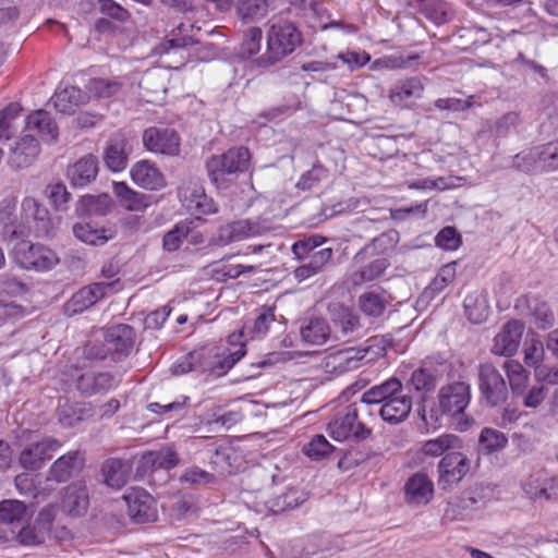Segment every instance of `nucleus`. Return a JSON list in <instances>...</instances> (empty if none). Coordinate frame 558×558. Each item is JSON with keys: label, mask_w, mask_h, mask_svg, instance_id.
Masks as SVG:
<instances>
[{"label": "nucleus", "mask_w": 558, "mask_h": 558, "mask_svg": "<svg viewBox=\"0 0 558 558\" xmlns=\"http://www.w3.org/2000/svg\"><path fill=\"white\" fill-rule=\"evenodd\" d=\"M12 256L21 268L27 270L47 271L59 263L54 251L44 244L32 243L27 240L15 244Z\"/></svg>", "instance_id": "obj_5"}, {"label": "nucleus", "mask_w": 558, "mask_h": 558, "mask_svg": "<svg viewBox=\"0 0 558 558\" xmlns=\"http://www.w3.org/2000/svg\"><path fill=\"white\" fill-rule=\"evenodd\" d=\"M270 228L265 221L243 219L220 226L217 232L209 239L213 246H226L233 242L247 238L260 236L269 232Z\"/></svg>", "instance_id": "obj_7"}, {"label": "nucleus", "mask_w": 558, "mask_h": 558, "mask_svg": "<svg viewBox=\"0 0 558 558\" xmlns=\"http://www.w3.org/2000/svg\"><path fill=\"white\" fill-rule=\"evenodd\" d=\"M89 505L87 487L84 483H73L66 486L60 499V509L72 517L84 514Z\"/></svg>", "instance_id": "obj_22"}, {"label": "nucleus", "mask_w": 558, "mask_h": 558, "mask_svg": "<svg viewBox=\"0 0 558 558\" xmlns=\"http://www.w3.org/2000/svg\"><path fill=\"white\" fill-rule=\"evenodd\" d=\"M480 447L488 453L502 450L508 444L506 435L494 428H484L478 438Z\"/></svg>", "instance_id": "obj_52"}, {"label": "nucleus", "mask_w": 558, "mask_h": 558, "mask_svg": "<svg viewBox=\"0 0 558 558\" xmlns=\"http://www.w3.org/2000/svg\"><path fill=\"white\" fill-rule=\"evenodd\" d=\"M478 390L482 402L489 408L502 405L509 397L508 385L504 376L492 363L478 366Z\"/></svg>", "instance_id": "obj_6"}, {"label": "nucleus", "mask_w": 558, "mask_h": 558, "mask_svg": "<svg viewBox=\"0 0 558 558\" xmlns=\"http://www.w3.org/2000/svg\"><path fill=\"white\" fill-rule=\"evenodd\" d=\"M523 331L524 325L520 320L507 322L494 338L492 353L506 357L514 355L519 349Z\"/></svg>", "instance_id": "obj_16"}, {"label": "nucleus", "mask_w": 558, "mask_h": 558, "mask_svg": "<svg viewBox=\"0 0 558 558\" xmlns=\"http://www.w3.org/2000/svg\"><path fill=\"white\" fill-rule=\"evenodd\" d=\"M81 205L89 215H106L112 206V199L108 194L98 196L86 195L81 199Z\"/></svg>", "instance_id": "obj_56"}, {"label": "nucleus", "mask_w": 558, "mask_h": 558, "mask_svg": "<svg viewBox=\"0 0 558 558\" xmlns=\"http://www.w3.org/2000/svg\"><path fill=\"white\" fill-rule=\"evenodd\" d=\"M28 517L27 507L23 501L10 499L0 502V523H21Z\"/></svg>", "instance_id": "obj_46"}, {"label": "nucleus", "mask_w": 558, "mask_h": 558, "mask_svg": "<svg viewBox=\"0 0 558 558\" xmlns=\"http://www.w3.org/2000/svg\"><path fill=\"white\" fill-rule=\"evenodd\" d=\"M124 82L120 77L90 78L86 85L88 97L94 98H110L121 93Z\"/></svg>", "instance_id": "obj_42"}, {"label": "nucleus", "mask_w": 558, "mask_h": 558, "mask_svg": "<svg viewBox=\"0 0 558 558\" xmlns=\"http://www.w3.org/2000/svg\"><path fill=\"white\" fill-rule=\"evenodd\" d=\"M245 353L243 344L233 351L226 347L204 345L190 352V359L196 362L198 372L220 377L226 375Z\"/></svg>", "instance_id": "obj_2"}, {"label": "nucleus", "mask_w": 558, "mask_h": 558, "mask_svg": "<svg viewBox=\"0 0 558 558\" xmlns=\"http://www.w3.org/2000/svg\"><path fill=\"white\" fill-rule=\"evenodd\" d=\"M162 48L167 53L170 50L182 49L186 51L190 60L206 61L211 57L214 46L211 44H202L191 36H180L167 39L162 44Z\"/></svg>", "instance_id": "obj_23"}, {"label": "nucleus", "mask_w": 558, "mask_h": 558, "mask_svg": "<svg viewBox=\"0 0 558 558\" xmlns=\"http://www.w3.org/2000/svg\"><path fill=\"white\" fill-rule=\"evenodd\" d=\"M92 415L93 409L89 403L65 400L63 403H59L57 409L58 421L63 427H73Z\"/></svg>", "instance_id": "obj_32"}, {"label": "nucleus", "mask_w": 558, "mask_h": 558, "mask_svg": "<svg viewBox=\"0 0 558 558\" xmlns=\"http://www.w3.org/2000/svg\"><path fill=\"white\" fill-rule=\"evenodd\" d=\"M326 241L322 235L314 234L305 239L296 241L292 245V252L300 260L305 259L306 256L317 252L318 247Z\"/></svg>", "instance_id": "obj_58"}, {"label": "nucleus", "mask_w": 558, "mask_h": 558, "mask_svg": "<svg viewBox=\"0 0 558 558\" xmlns=\"http://www.w3.org/2000/svg\"><path fill=\"white\" fill-rule=\"evenodd\" d=\"M88 96L84 94L78 87L66 86L58 90L51 98L54 108L62 113H73L75 109L85 104Z\"/></svg>", "instance_id": "obj_35"}, {"label": "nucleus", "mask_w": 558, "mask_h": 558, "mask_svg": "<svg viewBox=\"0 0 558 558\" xmlns=\"http://www.w3.org/2000/svg\"><path fill=\"white\" fill-rule=\"evenodd\" d=\"M330 437L336 441L360 442L372 435V429L359 421L356 403L335 414L327 425Z\"/></svg>", "instance_id": "obj_4"}, {"label": "nucleus", "mask_w": 558, "mask_h": 558, "mask_svg": "<svg viewBox=\"0 0 558 558\" xmlns=\"http://www.w3.org/2000/svg\"><path fill=\"white\" fill-rule=\"evenodd\" d=\"M471 400V386L466 381H453L438 392L439 408L444 414L454 416L464 412Z\"/></svg>", "instance_id": "obj_11"}, {"label": "nucleus", "mask_w": 558, "mask_h": 558, "mask_svg": "<svg viewBox=\"0 0 558 558\" xmlns=\"http://www.w3.org/2000/svg\"><path fill=\"white\" fill-rule=\"evenodd\" d=\"M359 305L365 315L378 317L384 314L387 301L380 294L367 292L360 296Z\"/></svg>", "instance_id": "obj_53"}, {"label": "nucleus", "mask_w": 558, "mask_h": 558, "mask_svg": "<svg viewBox=\"0 0 558 558\" xmlns=\"http://www.w3.org/2000/svg\"><path fill=\"white\" fill-rule=\"evenodd\" d=\"M308 492L303 488L290 487L283 494L274 498L270 504L272 512H282L288 509H294L308 499Z\"/></svg>", "instance_id": "obj_43"}, {"label": "nucleus", "mask_w": 558, "mask_h": 558, "mask_svg": "<svg viewBox=\"0 0 558 558\" xmlns=\"http://www.w3.org/2000/svg\"><path fill=\"white\" fill-rule=\"evenodd\" d=\"M412 409V399L409 396L397 393L380 405L378 412L381 418L389 424L403 422Z\"/></svg>", "instance_id": "obj_29"}, {"label": "nucleus", "mask_w": 558, "mask_h": 558, "mask_svg": "<svg viewBox=\"0 0 558 558\" xmlns=\"http://www.w3.org/2000/svg\"><path fill=\"white\" fill-rule=\"evenodd\" d=\"M81 463L78 456H59L50 468V477L57 482H65Z\"/></svg>", "instance_id": "obj_50"}, {"label": "nucleus", "mask_w": 558, "mask_h": 558, "mask_svg": "<svg viewBox=\"0 0 558 558\" xmlns=\"http://www.w3.org/2000/svg\"><path fill=\"white\" fill-rule=\"evenodd\" d=\"M269 0H238L236 12L242 20L257 21L268 13Z\"/></svg>", "instance_id": "obj_47"}, {"label": "nucleus", "mask_w": 558, "mask_h": 558, "mask_svg": "<svg viewBox=\"0 0 558 558\" xmlns=\"http://www.w3.org/2000/svg\"><path fill=\"white\" fill-rule=\"evenodd\" d=\"M263 32L259 27H250L241 44V54L247 58L256 54L260 50Z\"/></svg>", "instance_id": "obj_60"}, {"label": "nucleus", "mask_w": 558, "mask_h": 558, "mask_svg": "<svg viewBox=\"0 0 558 558\" xmlns=\"http://www.w3.org/2000/svg\"><path fill=\"white\" fill-rule=\"evenodd\" d=\"M547 474L537 471L529 476L523 484L524 493L533 500H543L546 490Z\"/></svg>", "instance_id": "obj_55"}, {"label": "nucleus", "mask_w": 558, "mask_h": 558, "mask_svg": "<svg viewBox=\"0 0 558 558\" xmlns=\"http://www.w3.org/2000/svg\"><path fill=\"white\" fill-rule=\"evenodd\" d=\"M400 392H402L401 381L396 377H391L366 390L361 397V402L364 404H384Z\"/></svg>", "instance_id": "obj_33"}, {"label": "nucleus", "mask_w": 558, "mask_h": 558, "mask_svg": "<svg viewBox=\"0 0 558 558\" xmlns=\"http://www.w3.org/2000/svg\"><path fill=\"white\" fill-rule=\"evenodd\" d=\"M327 177V170L319 163L313 165L312 169L302 174L296 187L302 191H310Z\"/></svg>", "instance_id": "obj_63"}, {"label": "nucleus", "mask_w": 558, "mask_h": 558, "mask_svg": "<svg viewBox=\"0 0 558 558\" xmlns=\"http://www.w3.org/2000/svg\"><path fill=\"white\" fill-rule=\"evenodd\" d=\"M119 385V379L109 372H85L76 378V389L82 396L105 393Z\"/></svg>", "instance_id": "obj_20"}, {"label": "nucleus", "mask_w": 558, "mask_h": 558, "mask_svg": "<svg viewBox=\"0 0 558 558\" xmlns=\"http://www.w3.org/2000/svg\"><path fill=\"white\" fill-rule=\"evenodd\" d=\"M400 235L395 229H390L373 238L354 256L356 263L364 262L365 258L373 255H384L392 251L399 243Z\"/></svg>", "instance_id": "obj_28"}, {"label": "nucleus", "mask_w": 558, "mask_h": 558, "mask_svg": "<svg viewBox=\"0 0 558 558\" xmlns=\"http://www.w3.org/2000/svg\"><path fill=\"white\" fill-rule=\"evenodd\" d=\"M515 308L522 315L534 319L538 328L546 329L554 325L555 316L546 301L536 295H524L517 300Z\"/></svg>", "instance_id": "obj_18"}, {"label": "nucleus", "mask_w": 558, "mask_h": 558, "mask_svg": "<svg viewBox=\"0 0 558 558\" xmlns=\"http://www.w3.org/2000/svg\"><path fill=\"white\" fill-rule=\"evenodd\" d=\"M434 496V484L424 473L413 474L404 484L405 501L410 505H426Z\"/></svg>", "instance_id": "obj_25"}, {"label": "nucleus", "mask_w": 558, "mask_h": 558, "mask_svg": "<svg viewBox=\"0 0 558 558\" xmlns=\"http://www.w3.org/2000/svg\"><path fill=\"white\" fill-rule=\"evenodd\" d=\"M21 111L22 107L17 102H10L0 110V141L10 137L12 122L20 116Z\"/></svg>", "instance_id": "obj_61"}, {"label": "nucleus", "mask_w": 558, "mask_h": 558, "mask_svg": "<svg viewBox=\"0 0 558 558\" xmlns=\"http://www.w3.org/2000/svg\"><path fill=\"white\" fill-rule=\"evenodd\" d=\"M367 350L345 348L327 354L323 360V366L326 373L341 375L356 369L361 361L366 356Z\"/></svg>", "instance_id": "obj_15"}, {"label": "nucleus", "mask_w": 558, "mask_h": 558, "mask_svg": "<svg viewBox=\"0 0 558 558\" xmlns=\"http://www.w3.org/2000/svg\"><path fill=\"white\" fill-rule=\"evenodd\" d=\"M40 153V145L33 135H24L11 147L8 157V165L13 170L28 168L37 159Z\"/></svg>", "instance_id": "obj_17"}, {"label": "nucleus", "mask_w": 558, "mask_h": 558, "mask_svg": "<svg viewBox=\"0 0 558 558\" xmlns=\"http://www.w3.org/2000/svg\"><path fill=\"white\" fill-rule=\"evenodd\" d=\"M456 277L454 264H447L442 266L433 281L426 289V293L435 295L444 291V289L453 281Z\"/></svg>", "instance_id": "obj_57"}, {"label": "nucleus", "mask_w": 558, "mask_h": 558, "mask_svg": "<svg viewBox=\"0 0 558 558\" xmlns=\"http://www.w3.org/2000/svg\"><path fill=\"white\" fill-rule=\"evenodd\" d=\"M114 283V281H102L83 287L77 292H75L64 304L65 314L68 316H74L88 310L97 302L106 298L108 292L112 290Z\"/></svg>", "instance_id": "obj_12"}, {"label": "nucleus", "mask_w": 558, "mask_h": 558, "mask_svg": "<svg viewBox=\"0 0 558 558\" xmlns=\"http://www.w3.org/2000/svg\"><path fill=\"white\" fill-rule=\"evenodd\" d=\"M102 336L111 351V360L114 362L126 357L135 342V330L126 324H118L107 328Z\"/></svg>", "instance_id": "obj_14"}, {"label": "nucleus", "mask_w": 558, "mask_h": 558, "mask_svg": "<svg viewBox=\"0 0 558 558\" xmlns=\"http://www.w3.org/2000/svg\"><path fill=\"white\" fill-rule=\"evenodd\" d=\"M142 141L144 147L150 153L171 157L180 154L181 138L171 128H147L143 132Z\"/></svg>", "instance_id": "obj_9"}, {"label": "nucleus", "mask_w": 558, "mask_h": 558, "mask_svg": "<svg viewBox=\"0 0 558 558\" xmlns=\"http://www.w3.org/2000/svg\"><path fill=\"white\" fill-rule=\"evenodd\" d=\"M132 461L109 458L101 466L104 483L112 489H121L131 478Z\"/></svg>", "instance_id": "obj_26"}, {"label": "nucleus", "mask_w": 558, "mask_h": 558, "mask_svg": "<svg viewBox=\"0 0 558 558\" xmlns=\"http://www.w3.org/2000/svg\"><path fill=\"white\" fill-rule=\"evenodd\" d=\"M424 83L421 77L414 76L396 82L389 90L390 101L400 108H410L422 97Z\"/></svg>", "instance_id": "obj_21"}, {"label": "nucleus", "mask_w": 558, "mask_h": 558, "mask_svg": "<svg viewBox=\"0 0 558 558\" xmlns=\"http://www.w3.org/2000/svg\"><path fill=\"white\" fill-rule=\"evenodd\" d=\"M333 251L330 247H324L317 252L306 256L307 263L296 267L294 269V277L299 281L308 279L319 272H323L328 264L331 263Z\"/></svg>", "instance_id": "obj_30"}, {"label": "nucleus", "mask_w": 558, "mask_h": 558, "mask_svg": "<svg viewBox=\"0 0 558 558\" xmlns=\"http://www.w3.org/2000/svg\"><path fill=\"white\" fill-rule=\"evenodd\" d=\"M31 230L32 227L25 223L22 217L21 221L0 223V236L3 241L23 239L29 234Z\"/></svg>", "instance_id": "obj_62"}, {"label": "nucleus", "mask_w": 558, "mask_h": 558, "mask_svg": "<svg viewBox=\"0 0 558 558\" xmlns=\"http://www.w3.org/2000/svg\"><path fill=\"white\" fill-rule=\"evenodd\" d=\"M543 172L558 169V141L538 145Z\"/></svg>", "instance_id": "obj_59"}, {"label": "nucleus", "mask_w": 558, "mask_h": 558, "mask_svg": "<svg viewBox=\"0 0 558 558\" xmlns=\"http://www.w3.org/2000/svg\"><path fill=\"white\" fill-rule=\"evenodd\" d=\"M251 153L244 146L229 148L221 155H213L206 161L210 181L217 186L225 185L226 177L243 173L248 169Z\"/></svg>", "instance_id": "obj_3"}, {"label": "nucleus", "mask_w": 558, "mask_h": 558, "mask_svg": "<svg viewBox=\"0 0 558 558\" xmlns=\"http://www.w3.org/2000/svg\"><path fill=\"white\" fill-rule=\"evenodd\" d=\"M21 216L32 227L36 236L51 238L56 234L58 222L51 217L48 208L36 198L27 196L21 204Z\"/></svg>", "instance_id": "obj_8"}, {"label": "nucleus", "mask_w": 558, "mask_h": 558, "mask_svg": "<svg viewBox=\"0 0 558 558\" xmlns=\"http://www.w3.org/2000/svg\"><path fill=\"white\" fill-rule=\"evenodd\" d=\"M422 13L436 25H442L450 21L449 5L440 0H427L422 7Z\"/></svg>", "instance_id": "obj_51"}, {"label": "nucleus", "mask_w": 558, "mask_h": 558, "mask_svg": "<svg viewBox=\"0 0 558 558\" xmlns=\"http://www.w3.org/2000/svg\"><path fill=\"white\" fill-rule=\"evenodd\" d=\"M502 368L506 372L513 397L519 398L529 388L530 372L515 360L506 361Z\"/></svg>", "instance_id": "obj_39"}, {"label": "nucleus", "mask_w": 558, "mask_h": 558, "mask_svg": "<svg viewBox=\"0 0 558 558\" xmlns=\"http://www.w3.org/2000/svg\"><path fill=\"white\" fill-rule=\"evenodd\" d=\"M439 373L430 363H424L411 376V383L416 390H432L437 384Z\"/></svg>", "instance_id": "obj_49"}, {"label": "nucleus", "mask_w": 558, "mask_h": 558, "mask_svg": "<svg viewBox=\"0 0 558 558\" xmlns=\"http://www.w3.org/2000/svg\"><path fill=\"white\" fill-rule=\"evenodd\" d=\"M26 128L29 131H37L48 143H54L58 138V128L46 110H37L31 113L26 119Z\"/></svg>", "instance_id": "obj_36"}, {"label": "nucleus", "mask_w": 558, "mask_h": 558, "mask_svg": "<svg viewBox=\"0 0 558 558\" xmlns=\"http://www.w3.org/2000/svg\"><path fill=\"white\" fill-rule=\"evenodd\" d=\"M276 322L274 307H262L257 311V315L252 323H245L241 331L242 336L251 339L264 337Z\"/></svg>", "instance_id": "obj_40"}, {"label": "nucleus", "mask_w": 558, "mask_h": 558, "mask_svg": "<svg viewBox=\"0 0 558 558\" xmlns=\"http://www.w3.org/2000/svg\"><path fill=\"white\" fill-rule=\"evenodd\" d=\"M439 485L447 486L459 483L470 470L466 456H444L438 465Z\"/></svg>", "instance_id": "obj_24"}, {"label": "nucleus", "mask_w": 558, "mask_h": 558, "mask_svg": "<svg viewBox=\"0 0 558 558\" xmlns=\"http://www.w3.org/2000/svg\"><path fill=\"white\" fill-rule=\"evenodd\" d=\"M544 345L541 340L531 339L524 344V363L529 367H537L544 361Z\"/></svg>", "instance_id": "obj_64"}, {"label": "nucleus", "mask_w": 558, "mask_h": 558, "mask_svg": "<svg viewBox=\"0 0 558 558\" xmlns=\"http://www.w3.org/2000/svg\"><path fill=\"white\" fill-rule=\"evenodd\" d=\"M98 170V158L87 154L68 166L65 177L73 187H85L96 180Z\"/></svg>", "instance_id": "obj_19"}, {"label": "nucleus", "mask_w": 558, "mask_h": 558, "mask_svg": "<svg viewBox=\"0 0 558 558\" xmlns=\"http://www.w3.org/2000/svg\"><path fill=\"white\" fill-rule=\"evenodd\" d=\"M191 232L190 222L181 221L178 222L170 231H168L162 239V246L168 252L177 251L183 240Z\"/></svg>", "instance_id": "obj_54"}, {"label": "nucleus", "mask_w": 558, "mask_h": 558, "mask_svg": "<svg viewBox=\"0 0 558 558\" xmlns=\"http://www.w3.org/2000/svg\"><path fill=\"white\" fill-rule=\"evenodd\" d=\"M302 44V34L293 22L274 17L267 32V50L260 64L272 65L291 54Z\"/></svg>", "instance_id": "obj_1"}, {"label": "nucleus", "mask_w": 558, "mask_h": 558, "mask_svg": "<svg viewBox=\"0 0 558 558\" xmlns=\"http://www.w3.org/2000/svg\"><path fill=\"white\" fill-rule=\"evenodd\" d=\"M133 153L132 142L123 134L112 135L104 148V163L108 170L120 172L126 169Z\"/></svg>", "instance_id": "obj_13"}, {"label": "nucleus", "mask_w": 558, "mask_h": 558, "mask_svg": "<svg viewBox=\"0 0 558 558\" xmlns=\"http://www.w3.org/2000/svg\"><path fill=\"white\" fill-rule=\"evenodd\" d=\"M113 193L122 207L130 211H143L150 204V196L136 192L125 182H113Z\"/></svg>", "instance_id": "obj_31"}, {"label": "nucleus", "mask_w": 558, "mask_h": 558, "mask_svg": "<svg viewBox=\"0 0 558 558\" xmlns=\"http://www.w3.org/2000/svg\"><path fill=\"white\" fill-rule=\"evenodd\" d=\"M128 515L134 523L154 522L158 518L156 500L144 488H131L123 495Z\"/></svg>", "instance_id": "obj_10"}, {"label": "nucleus", "mask_w": 558, "mask_h": 558, "mask_svg": "<svg viewBox=\"0 0 558 558\" xmlns=\"http://www.w3.org/2000/svg\"><path fill=\"white\" fill-rule=\"evenodd\" d=\"M330 332L329 324L322 317H311L303 323L300 331L302 340L314 345L325 343Z\"/></svg>", "instance_id": "obj_37"}, {"label": "nucleus", "mask_w": 558, "mask_h": 558, "mask_svg": "<svg viewBox=\"0 0 558 558\" xmlns=\"http://www.w3.org/2000/svg\"><path fill=\"white\" fill-rule=\"evenodd\" d=\"M130 174L135 184L146 190L156 191L166 185L163 174L148 160H141L133 165Z\"/></svg>", "instance_id": "obj_27"}, {"label": "nucleus", "mask_w": 558, "mask_h": 558, "mask_svg": "<svg viewBox=\"0 0 558 558\" xmlns=\"http://www.w3.org/2000/svg\"><path fill=\"white\" fill-rule=\"evenodd\" d=\"M73 233L76 239L90 245H102L116 235V231L112 228H99L90 222L75 223L73 226Z\"/></svg>", "instance_id": "obj_34"}, {"label": "nucleus", "mask_w": 558, "mask_h": 558, "mask_svg": "<svg viewBox=\"0 0 558 558\" xmlns=\"http://www.w3.org/2000/svg\"><path fill=\"white\" fill-rule=\"evenodd\" d=\"M461 449V439L452 434H445L425 441L421 453H448Z\"/></svg>", "instance_id": "obj_48"}, {"label": "nucleus", "mask_w": 558, "mask_h": 558, "mask_svg": "<svg viewBox=\"0 0 558 558\" xmlns=\"http://www.w3.org/2000/svg\"><path fill=\"white\" fill-rule=\"evenodd\" d=\"M332 322L341 338L350 340L361 328L360 318L350 308L339 305L332 311Z\"/></svg>", "instance_id": "obj_38"}, {"label": "nucleus", "mask_w": 558, "mask_h": 558, "mask_svg": "<svg viewBox=\"0 0 558 558\" xmlns=\"http://www.w3.org/2000/svg\"><path fill=\"white\" fill-rule=\"evenodd\" d=\"M463 306L468 319L473 324H481L488 317L489 306L485 295L481 293L468 294Z\"/></svg>", "instance_id": "obj_45"}, {"label": "nucleus", "mask_w": 558, "mask_h": 558, "mask_svg": "<svg viewBox=\"0 0 558 558\" xmlns=\"http://www.w3.org/2000/svg\"><path fill=\"white\" fill-rule=\"evenodd\" d=\"M390 266V262L386 257H378L354 270L350 275V281L354 286H361L366 282L374 281L381 277L386 269Z\"/></svg>", "instance_id": "obj_41"}, {"label": "nucleus", "mask_w": 558, "mask_h": 558, "mask_svg": "<svg viewBox=\"0 0 558 558\" xmlns=\"http://www.w3.org/2000/svg\"><path fill=\"white\" fill-rule=\"evenodd\" d=\"M511 167L525 173H543L538 145L517 154Z\"/></svg>", "instance_id": "obj_44"}]
</instances>
